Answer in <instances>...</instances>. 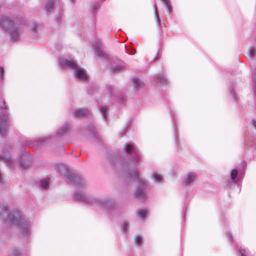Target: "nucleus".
<instances>
[{
  "mask_svg": "<svg viewBox=\"0 0 256 256\" xmlns=\"http://www.w3.org/2000/svg\"><path fill=\"white\" fill-rule=\"evenodd\" d=\"M44 8H45V10H46V11H47V10H48V6L47 4H46L45 7H44Z\"/></svg>",
  "mask_w": 256,
  "mask_h": 256,
  "instance_id": "obj_45",
  "label": "nucleus"
},
{
  "mask_svg": "<svg viewBox=\"0 0 256 256\" xmlns=\"http://www.w3.org/2000/svg\"><path fill=\"white\" fill-rule=\"evenodd\" d=\"M230 98L233 102L238 104L240 99L236 90V85L234 82L232 81L228 86Z\"/></svg>",
  "mask_w": 256,
  "mask_h": 256,
  "instance_id": "obj_11",
  "label": "nucleus"
},
{
  "mask_svg": "<svg viewBox=\"0 0 256 256\" xmlns=\"http://www.w3.org/2000/svg\"><path fill=\"white\" fill-rule=\"evenodd\" d=\"M246 162H242L239 166L231 170L230 176L226 182V186L230 188H236L238 192L240 190V185L246 172Z\"/></svg>",
  "mask_w": 256,
  "mask_h": 256,
  "instance_id": "obj_3",
  "label": "nucleus"
},
{
  "mask_svg": "<svg viewBox=\"0 0 256 256\" xmlns=\"http://www.w3.org/2000/svg\"><path fill=\"white\" fill-rule=\"evenodd\" d=\"M98 110L104 120L106 122L108 119V108L106 106H100Z\"/></svg>",
  "mask_w": 256,
  "mask_h": 256,
  "instance_id": "obj_22",
  "label": "nucleus"
},
{
  "mask_svg": "<svg viewBox=\"0 0 256 256\" xmlns=\"http://www.w3.org/2000/svg\"><path fill=\"white\" fill-rule=\"evenodd\" d=\"M40 188L42 190H46L48 186V179L47 178L41 180L39 182Z\"/></svg>",
  "mask_w": 256,
  "mask_h": 256,
  "instance_id": "obj_31",
  "label": "nucleus"
},
{
  "mask_svg": "<svg viewBox=\"0 0 256 256\" xmlns=\"http://www.w3.org/2000/svg\"><path fill=\"white\" fill-rule=\"evenodd\" d=\"M61 48V45L59 44L58 49L60 50Z\"/></svg>",
  "mask_w": 256,
  "mask_h": 256,
  "instance_id": "obj_47",
  "label": "nucleus"
},
{
  "mask_svg": "<svg viewBox=\"0 0 256 256\" xmlns=\"http://www.w3.org/2000/svg\"><path fill=\"white\" fill-rule=\"evenodd\" d=\"M196 177L194 174L188 172L184 176L182 186L184 188L191 186L196 180Z\"/></svg>",
  "mask_w": 256,
  "mask_h": 256,
  "instance_id": "obj_15",
  "label": "nucleus"
},
{
  "mask_svg": "<svg viewBox=\"0 0 256 256\" xmlns=\"http://www.w3.org/2000/svg\"><path fill=\"white\" fill-rule=\"evenodd\" d=\"M58 171L62 175L64 179L68 184H72L76 186L82 187L84 180L82 176H76L70 170L64 167H59Z\"/></svg>",
  "mask_w": 256,
  "mask_h": 256,
  "instance_id": "obj_6",
  "label": "nucleus"
},
{
  "mask_svg": "<svg viewBox=\"0 0 256 256\" xmlns=\"http://www.w3.org/2000/svg\"><path fill=\"white\" fill-rule=\"evenodd\" d=\"M105 156L110 166L115 168L117 172H124V178L128 182H137L138 187L134 193L136 198L146 200L147 184L146 180L140 176L138 166L141 162V155L136 144L132 142H126L124 146V154L107 151Z\"/></svg>",
  "mask_w": 256,
  "mask_h": 256,
  "instance_id": "obj_1",
  "label": "nucleus"
},
{
  "mask_svg": "<svg viewBox=\"0 0 256 256\" xmlns=\"http://www.w3.org/2000/svg\"><path fill=\"white\" fill-rule=\"evenodd\" d=\"M72 112L77 117H84L90 114V111L88 110L82 108H76Z\"/></svg>",
  "mask_w": 256,
  "mask_h": 256,
  "instance_id": "obj_23",
  "label": "nucleus"
},
{
  "mask_svg": "<svg viewBox=\"0 0 256 256\" xmlns=\"http://www.w3.org/2000/svg\"><path fill=\"white\" fill-rule=\"evenodd\" d=\"M64 4L62 0H49V16L52 12V18L58 27L62 26L64 15Z\"/></svg>",
  "mask_w": 256,
  "mask_h": 256,
  "instance_id": "obj_5",
  "label": "nucleus"
},
{
  "mask_svg": "<svg viewBox=\"0 0 256 256\" xmlns=\"http://www.w3.org/2000/svg\"><path fill=\"white\" fill-rule=\"evenodd\" d=\"M170 115L172 125L173 134L174 136V140L175 142L176 146V148L178 147V143L180 141L178 127L176 124V114L173 110L170 108Z\"/></svg>",
  "mask_w": 256,
  "mask_h": 256,
  "instance_id": "obj_10",
  "label": "nucleus"
},
{
  "mask_svg": "<svg viewBox=\"0 0 256 256\" xmlns=\"http://www.w3.org/2000/svg\"><path fill=\"white\" fill-rule=\"evenodd\" d=\"M152 178L156 184H162L164 182V176L161 174L156 172H152Z\"/></svg>",
  "mask_w": 256,
  "mask_h": 256,
  "instance_id": "obj_24",
  "label": "nucleus"
},
{
  "mask_svg": "<svg viewBox=\"0 0 256 256\" xmlns=\"http://www.w3.org/2000/svg\"><path fill=\"white\" fill-rule=\"evenodd\" d=\"M222 220V221L223 224L224 225V226H228V222L226 221V218L225 216L223 214H222L221 216Z\"/></svg>",
  "mask_w": 256,
  "mask_h": 256,
  "instance_id": "obj_40",
  "label": "nucleus"
},
{
  "mask_svg": "<svg viewBox=\"0 0 256 256\" xmlns=\"http://www.w3.org/2000/svg\"><path fill=\"white\" fill-rule=\"evenodd\" d=\"M163 3L166 8L172 6L170 0H160Z\"/></svg>",
  "mask_w": 256,
  "mask_h": 256,
  "instance_id": "obj_37",
  "label": "nucleus"
},
{
  "mask_svg": "<svg viewBox=\"0 0 256 256\" xmlns=\"http://www.w3.org/2000/svg\"><path fill=\"white\" fill-rule=\"evenodd\" d=\"M74 76L76 80L86 83L88 82L89 76L84 68L78 65L74 68Z\"/></svg>",
  "mask_w": 256,
  "mask_h": 256,
  "instance_id": "obj_9",
  "label": "nucleus"
},
{
  "mask_svg": "<svg viewBox=\"0 0 256 256\" xmlns=\"http://www.w3.org/2000/svg\"><path fill=\"white\" fill-rule=\"evenodd\" d=\"M114 88L112 86L109 87L108 88V95L110 97H112V100L114 102L118 103V104H124L126 102L125 98L121 94L114 96Z\"/></svg>",
  "mask_w": 256,
  "mask_h": 256,
  "instance_id": "obj_12",
  "label": "nucleus"
},
{
  "mask_svg": "<svg viewBox=\"0 0 256 256\" xmlns=\"http://www.w3.org/2000/svg\"><path fill=\"white\" fill-rule=\"evenodd\" d=\"M48 180H49V182H50V178L49 177V179H48ZM50 186V185L49 184V186Z\"/></svg>",
  "mask_w": 256,
  "mask_h": 256,
  "instance_id": "obj_48",
  "label": "nucleus"
},
{
  "mask_svg": "<svg viewBox=\"0 0 256 256\" xmlns=\"http://www.w3.org/2000/svg\"><path fill=\"white\" fill-rule=\"evenodd\" d=\"M9 120L7 116L2 114L0 116V133L4 136L8 128Z\"/></svg>",
  "mask_w": 256,
  "mask_h": 256,
  "instance_id": "obj_16",
  "label": "nucleus"
},
{
  "mask_svg": "<svg viewBox=\"0 0 256 256\" xmlns=\"http://www.w3.org/2000/svg\"><path fill=\"white\" fill-rule=\"evenodd\" d=\"M122 230L123 234H128L129 232V224L127 222H124L122 224Z\"/></svg>",
  "mask_w": 256,
  "mask_h": 256,
  "instance_id": "obj_32",
  "label": "nucleus"
},
{
  "mask_svg": "<svg viewBox=\"0 0 256 256\" xmlns=\"http://www.w3.org/2000/svg\"><path fill=\"white\" fill-rule=\"evenodd\" d=\"M59 64L61 68L66 67L67 68H72L73 70L78 66L77 64L74 62L72 60L64 58H62L60 61Z\"/></svg>",
  "mask_w": 256,
  "mask_h": 256,
  "instance_id": "obj_19",
  "label": "nucleus"
},
{
  "mask_svg": "<svg viewBox=\"0 0 256 256\" xmlns=\"http://www.w3.org/2000/svg\"><path fill=\"white\" fill-rule=\"evenodd\" d=\"M76 0H70V2H72V3H75L76 2Z\"/></svg>",
  "mask_w": 256,
  "mask_h": 256,
  "instance_id": "obj_46",
  "label": "nucleus"
},
{
  "mask_svg": "<svg viewBox=\"0 0 256 256\" xmlns=\"http://www.w3.org/2000/svg\"><path fill=\"white\" fill-rule=\"evenodd\" d=\"M125 50H126V53L130 55H134L136 53V50L132 48H128L126 44H124Z\"/></svg>",
  "mask_w": 256,
  "mask_h": 256,
  "instance_id": "obj_35",
  "label": "nucleus"
},
{
  "mask_svg": "<svg viewBox=\"0 0 256 256\" xmlns=\"http://www.w3.org/2000/svg\"><path fill=\"white\" fill-rule=\"evenodd\" d=\"M20 165L24 168H26L30 164L29 158L27 155H24L20 160Z\"/></svg>",
  "mask_w": 256,
  "mask_h": 256,
  "instance_id": "obj_26",
  "label": "nucleus"
},
{
  "mask_svg": "<svg viewBox=\"0 0 256 256\" xmlns=\"http://www.w3.org/2000/svg\"><path fill=\"white\" fill-rule=\"evenodd\" d=\"M163 3L166 8L172 6L170 0H160Z\"/></svg>",
  "mask_w": 256,
  "mask_h": 256,
  "instance_id": "obj_38",
  "label": "nucleus"
},
{
  "mask_svg": "<svg viewBox=\"0 0 256 256\" xmlns=\"http://www.w3.org/2000/svg\"><path fill=\"white\" fill-rule=\"evenodd\" d=\"M0 218L6 222H12L19 224L24 220L22 216L18 212L9 213V210L6 206H4L0 212Z\"/></svg>",
  "mask_w": 256,
  "mask_h": 256,
  "instance_id": "obj_7",
  "label": "nucleus"
},
{
  "mask_svg": "<svg viewBox=\"0 0 256 256\" xmlns=\"http://www.w3.org/2000/svg\"><path fill=\"white\" fill-rule=\"evenodd\" d=\"M166 10H167V12H168V13L169 14H170L172 12V11H173L172 6L166 8Z\"/></svg>",
  "mask_w": 256,
  "mask_h": 256,
  "instance_id": "obj_43",
  "label": "nucleus"
},
{
  "mask_svg": "<svg viewBox=\"0 0 256 256\" xmlns=\"http://www.w3.org/2000/svg\"><path fill=\"white\" fill-rule=\"evenodd\" d=\"M244 158L248 160L252 156H256V135L249 132L246 133L244 139Z\"/></svg>",
  "mask_w": 256,
  "mask_h": 256,
  "instance_id": "obj_4",
  "label": "nucleus"
},
{
  "mask_svg": "<svg viewBox=\"0 0 256 256\" xmlns=\"http://www.w3.org/2000/svg\"><path fill=\"white\" fill-rule=\"evenodd\" d=\"M70 124L68 122L64 123L60 128L56 131V136H60L66 134L70 130Z\"/></svg>",
  "mask_w": 256,
  "mask_h": 256,
  "instance_id": "obj_20",
  "label": "nucleus"
},
{
  "mask_svg": "<svg viewBox=\"0 0 256 256\" xmlns=\"http://www.w3.org/2000/svg\"><path fill=\"white\" fill-rule=\"evenodd\" d=\"M122 67L120 66L115 65L112 66V71L114 72H119L122 71Z\"/></svg>",
  "mask_w": 256,
  "mask_h": 256,
  "instance_id": "obj_36",
  "label": "nucleus"
},
{
  "mask_svg": "<svg viewBox=\"0 0 256 256\" xmlns=\"http://www.w3.org/2000/svg\"><path fill=\"white\" fill-rule=\"evenodd\" d=\"M161 52H160V50H158V52L156 54V56L154 58V60H158L160 58V55H161Z\"/></svg>",
  "mask_w": 256,
  "mask_h": 256,
  "instance_id": "obj_42",
  "label": "nucleus"
},
{
  "mask_svg": "<svg viewBox=\"0 0 256 256\" xmlns=\"http://www.w3.org/2000/svg\"><path fill=\"white\" fill-rule=\"evenodd\" d=\"M236 250L239 256H248L249 255L248 249L242 248V246L238 247Z\"/></svg>",
  "mask_w": 256,
  "mask_h": 256,
  "instance_id": "obj_30",
  "label": "nucleus"
},
{
  "mask_svg": "<svg viewBox=\"0 0 256 256\" xmlns=\"http://www.w3.org/2000/svg\"><path fill=\"white\" fill-rule=\"evenodd\" d=\"M132 125V122L131 121L128 122L125 126L121 131V136H126L127 132L130 130L131 126Z\"/></svg>",
  "mask_w": 256,
  "mask_h": 256,
  "instance_id": "obj_29",
  "label": "nucleus"
},
{
  "mask_svg": "<svg viewBox=\"0 0 256 256\" xmlns=\"http://www.w3.org/2000/svg\"><path fill=\"white\" fill-rule=\"evenodd\" d=\"M14 254L15 255H16V256H17V255L18 254V250H14Z\"/></svg>",
  "mask_w": 256,
  "mask_h": 256,
  "instance_id": "obj_44",
  "label": "nucleus"
},
{
  "mask_svg": "<svg viewBox=\"0 0 256 256\" xmlns=\"http://www.w3.org/2000/svg\"><path fill=\"white\" fill-rule=\"evenodd\" d=\"M72 198L74 200L82 202L88 204H91L92 205L93 198H90L86 197L80 192H78V190H76L72 194Z\"/></svg>",
  "mask_w": 256,
  "mask_h": 256,
  "instance_id": "obj_14",
  "label": "nucleus"
},
{
  "mask_svg": "<svg viewBox=\"0 0 256 256\" xmlns=\"http://www.w3.org/2000/svg\"><path fill=\"white\" fill-rule=\"evenodd\" d=\"M102 42L99 39L92 44V46L96 54L99 56H102L105 54L104 52L102 50Z\"/></svg>",
  "mask_w": 256,
  "mask_h": 256,
  "instance_id": "obj_17",
  "label": "nucleus"
},
{
  "mask_svg": "<svg viewBox=\"0 0 256 256\" xmlns=\"http://www.w3.org/2000/svg\"><path fill=\"white\" fill-rule=\"evenodd\" d=\"M154 16H155V18L156 20V23L157 26L158 28L160 30H161L162 27V24H165L164 23V20H160V18L159 17V16L157 13L156 6H154Z\"/></svg>",
  "mask_w": 256,
  "mask_h": 256,
  "instance_id": "obj_25",
  "label": "nucleus"
},
{
  "mask_svg": "<svg viewBox=\"0 0 256 256\" xmlns=\"http://www.w3.org/2000/svg\"><path fill=\"white\" fill-rule=\"evenodd\" d=\"M9 161H10V162H12V160H9Z\"/></svg>",
  "mask_w": 256,
  "mask_h": 256,
  "instance_id": "obj_49",
  "label": "nucleus"
},
{
  "mask_svg": "<svg viewBox=\"0 0 256 256\" xmlns=\"http://www.w3.org/2000/svg\"><path fill=\"white\" fill-rule=\"evenodd\" d=\"M86 130L88 135L90 136L98 144L102 145V140L98 137V132L96 130L95 128L93 126L90 124L86 126Z\"/></svg>",
  "mask_w": 256,
  "mask_h": 256,
  "instance_id": "obj_13",
  "label": "nucleus"
},
{
  "mask_svg": "<svg viewBox=\"0 0 256 256\" xmlns=\"http://www.w3.org/2000/svg\"><path fill=\"white\" fill-rule=\"evenodd\" d=\"M137 216L141 220H146L148 216V210L146 208H139L137 210Z\"/></svg>",
  "mask_w": 256,
  "mask_h": 256,
  "instance_id": "obj_21",
  "label": "nucleus"
},
{
  "mask_svg": "<svg viewBox=\"0 0 256 256\" xmlns=\"http://www.w3.org/2000/svg\"><path fill=\"white\" fill-rule=\"evenodd\" d=\"M25 25L31 33L37 32V24L34 22L27 24L22 17L4 16L0 20V27L8 33L12 40L18 38L22 29Z\"/></svg>",
  "mask_w": 256,
  "mask_h": 256,
  "instance_id": "obj_2",
  "label": "nucleus"
},
{
  "mask_svg": "<svg viewBox=\"0 0 256 256\" xmlns=\"http://www.w3.org/2000/svg\"><path fill=\"white\" fill-rule=\"evenodd\" d=\"M226 235H227V237H228V240L230 242L234 241V238H233L232 234L230 232H226Z\"/></svg>",
  "mask_w": 256,
  "mask_h": 256,
  "instance_id": "obj_41",
  "label": "nucleus"
},
{
  "mask_svg": "<svg viewBox=\"0 0 256 256\" xmlns=\"http://www.w3.org/2000/svg\"><path fill=\"white\" fill-rule=\"evenodd\" d=\"M100 8V2H96L92 4L90 6V11L92 14H93V16H96L97 12Z\"/></svg>",
  "mask_w": 256,
  "mask_h": 256,
  "instance_id": "obj_27",
  "label": "nucleus"
},
{
  "mask_svg": "<svg viewBox=\"0 0 256 256\" xmlns=\"http://www.w3.org/2000/svg\"><path fill=\"white\" fill-rule=\"evenodd\" d=\"M143 242V238L142 235L138 234L135 236L134 242L136 244L140 246Z\"/></svg>",
  "mask_w": 256,
  "mask_h": 256,
  "instance_id": "obj_34",
  "label": "nucleus"
},
{
  "mask_svg": "<svg viewBox=\"0 0 256 256\" xmlns=\"http://www.w3.org/2000/svg\"><path fill=\"white\" fill-rule=\"evenodd\" d=\"M153 80L156 83L159 84L162 86L166 87L170 83L168 78L162 74H155L154 76Z\"/></svg>",
  "mask_w": 256,
  "mask_h": 256,
  "instance_id": "obj_18",
  "label": "nucleus"
},
{
  "mask_svg": "<svg viewBox=\"0 0 256 256\" xmlns=\"http://www.w3.org/2000/svg\"><path fill=\"white\" fill-rule=\"evenodd\" d=\"M92 206L102 207L106 210L108 213L114 210L116 208V202L114 198L111 197H106L104 198H94Z\"/></svg>",
  "mask_w": 256,
  "mask_h": 256,
  "instance_id": "obj_8",
  "label": "nucleus"
},
{
  "mask_svg": "<svg viewBox=\"0 0 256 256\" xmlns=\"http://www.w3.org/2000/svg\"><path fill=\"white\" fill-rule=\"evenodd\" d=\"M188 208V204L186 202L184 204L182 210L184 211V218L186 217V212Z\"/></svg>",
  "mask_w": 256,
  "mask_h": 256,
  "instance_id": "obj_39",
  "label": "nucleus"
},
{
  "mask_svg": "<svg viewBox=\"0 0 256 256\" xmlns=\"http://www.w3.org/2000/svg\"><path fill=\"white\" fill-rule=\"evenodd\" d=\"M142 82L140 79L134 78L133 80V85L136 88H139L141 87Z\"/></svg>",
  "mask_w": 256,
  "mask_h": 256,
  "instance_id": "obj_33",
  "label": "nucleus"
},
{
  "mask_svg": "<svg viewBox=\"0 0 256 256\" xmlns=\"http://www.w3.org/2000/svg\"><path fill=\"white\" fill-rule=\"evenodd\" d=\"M98 86L96 84H92L90 88L88 90V95L92 96L98 92Z\"/></svg>",
  "mask_w": 256,
  "mask_h": 256,
  "instance_id": "obj_28",
  "label": "nucleus"
}]
</instances>
